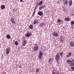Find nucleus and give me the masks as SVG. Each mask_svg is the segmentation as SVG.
I'll use <instances>...</instances> for the list:
<instances>
[{
	"instance_id": "5701e85b",
	"label": "nucleus",
	"mask_w": 74,
	"mask_h": 74,
	"mask_svg": "<svg viewBox=\"0 0 74 74\" xmlns=\"http://www.w3.org/2000/svg\"><path fill=\"white\" fill-rule=\"evenodd\" d=\"M69 5H70V6H71V5H72V1H69Z\"/></svg>"
},
{
	"instance_id": "c9c22d12",
	"label": "nucleus",
	"mask_w": 74,
	"mask_h": 74,
	"mask_svg": "<svg viewBox=\"0 0 74 74\" xmlns=\"http://www.w3.org/2000/svg\"><path fill=\"white\" fill-rule=\"evenodd\" d=\"M71 69H73V70H74V67H71Z\"/></svg>"
},
{
	"instance_id": "412c9836",
	"label": "nucleus",
	"mask_w": 74,
	"mask_h": 74,
	"mask_svg": "<svg viewBox=\"0 0 74 74\" xmlns=\"http://www.w3.org/2000/svg\"><path fill=\"white\" fill-rule=\"evenodd\" d=\"M53 60L52 59H49V63H51V62H52Z\"/></svg>"
},
{
	"instance_id": "20e7f679",
	"label": "nucleus",
	"mask_w": 74,
	"mask_h": 74,
	"mask_svg": "<svg viewBox=\"0 0 74 74\" xmlns=\"http://www.w3.org/2000/svg\"><path fill=\"white\" fill-rule=\"evenodd\" d=\"M32 34L31 33L28 32L27 33V34H25V36L27 37H30V36H32Z\"/></svg>"
},
{
	"instance_id": "ddd939ff",
	"label": "nucleus",
	"mask_w": 74,
	"mask_h": 74,
	"mask_svg": "<svg viewBox=\"0 0 74 74\" xmlns=\"http://www.w3.org/2000/svg\"><path fill=\"white\" fill-rule=\"evenodd\" d=\"M44 25H45V23H44V22L41 23L40 24V26L42 27L43 26H44Z\"/></svg>"
},
{
	"instance_id": "a211bd4d",
	"label": "nucleus",
	"mask_w": 74,
	"mask_h": 74,
	"mask_svg": "<svg viewBox=\"0 0 74 74\" xmlns=\"http://www.w3.org/2000/svg\"><path fill=\"white\" fill-rule=\"evenodd\" d=\"M70 18H65L64 19L65 21H70Z\"/></svg>"
},
{
	"instance_id": "c756f323",
	"label": "nucleus",
	"mask_w": 74,
	"mask_h": 74,
	"mask_svg": "<svg viewBox=\"0 0 74 74\" xmlns=\"http://www.w3.org/2000/svg\"><path fill=\"white\" fill-rule=\"evenodd\" d=\"M71 25H73V24H74V21H72L71 22Z\"/></svg>"
},
{
	"instance_id": "9b49d317",
	"label": "nucleus",
	"mask_w": 74,
	"mask_h": 74,
	"mask_svg": "<svg viewBox=\"0 0 74 74\" xmlns=\"http://www.w3.org/2000/svg\"><path fill=\"white\" fill-rule=\"evenodd\" d=\"M38 22V20L37 19H35L34 20V25H35L36 24V23H37Z\"/></svg>"
},
{
	"instance_id": "39448f33",
	"label": "nucleus",
	"mask_w": 74,
	"mask_h": 74,
	"mask_svg": "<svg viewBox=\"0 0 74 74\" xmlns=\"http://www.w3.org/2000/svg\"><path fill=\"white\" fill-rule=\"evenodd\" d=\"M46 6L45 5H42L39 7V9L40 10H42V9L44 8Z\"/></svg>"
},
{
	"instance_id": "cd10ccee",
	"label": "nucleus",
	"mask_w": 74,
	"mask_h": 74,
	"mask_svg": "<svg viewBox=\"0 0 74 74\" xmlns=\"http://www.w3.org/2000/svg\"><path fill=\"white\" fill-rule=\"evenodd\" d=\"M67 3V1H65L64 2V4L65 5H66Z\"/></svg>"
},
{
	"instance_id": "aec40b11",
	"label": "nucleus",
	"mask_w": 74,
	"mask_h": 74,
	"mask_svg": "<svg viewBox=\"0 0 74 74\" xmlns=\"http://www.w3.org/2000/svg\"><path fill=\"white\" fill-rule=\"evenodd\" d=\"M42 1H41L39 2L38 5H42Z\"/></svg>"
},
{
	"instance_id": "1a4fd4ad",
	"label": "nucleus",
	"mask_w": 74,
	"mask_h": 74,
	"mask_svg": "<svg viewBox=\"0 0 74 74\" xmlns=\"http://www.w3.org/2000/svg\"><path fill=\"white\" fill-rule=\"evenodd\" d=\"M10 21L12 23H14V24H15L16 23L15 21L14 20V19L12 18L11 19Z\"/></svg>"
},
{
	"instance_id": "0eeeda50",
	"label": "nucleus",
	"mask_w": 74,
	"mask_h": 74,
	"mask_svg": "<svg viewBox=\"0 0 74 74\" xmlns=\"http://www.w3.org/2000/svg\"><path fill=\"white\" fill-rule=\"evenodd\" d=\"M53 36L56 37H58V34L57 33H56L55 32H53L52 34Z\"/></svg>"
},
{
	"instance_id": "a19ab883",
	"label": "nucleus",
	"mask_w": 74,
	"mask_h": 74,
	"mask_svg": "<svg viewBox=\"0 0 74 74\" xmlns=\"http://www.w3.org/2000/svg\"><path fill=\"white\" fill-rule=\"evenodd\" d=\"M63 0V1H64L65 0Z\"/></svg>"
},
{
	"instance_id": "7ed1b4c3",
	"label": "nucleus",
	"mask_w": 74,
	"mask_h": 74,
	"mask_svg": "<svg viewBox=\"0 0 74 74\" xmlns=\"http://www.w3.org/2000/svg\"><path fill=\"white\" fill-rule=\"evenodd\" d=\"M42 52L41 51H39V59H41L42 58Z\"/></svg>"
},
{
	"instance_id": "4468645a",
	"label": "nucleus",
	"mask_w": 74,
	"mask_h": 74,
	"mask_svg": "<svg viewBox=\"0 0 74 74\" xmlns=\"http://www.w3.org/2000/svg\"><path fill=\"white\" fill-rule=\"evenodd\" d=\"M66 62L68 64H71V61L70 60H68L66 61Z\"/></svg>"
},
{
	"instance_id": "dca6fc26",
	"label": "nucleus",
	"mask_w": 74,
	"mask_h": 74,
	"mask_svg": "<svg viewBox=\"0 0 74 74\" xmlns=\"http://www.w3.org/2000/svg\"><path fill=\"white\" fill-rule=\"evenodd\" d=\"M6 38L8 39H10L11 38V36L10 35L8 34L6 36Z\"/></svg>"
},
{
	"instance_id": "a878e982",
	"label": "nucleus",
	"mask_w": 74,
	"mask_h": 74,
	"mask_svg": "<svg viewBox=\"0 0 74 74\" xmlns=\"http://www.w3.org/2000/svg\"><path fill=\"white\" fill-rule=\"evenodd\" d=\"M60 56H62L63 55V52H61L60 53Z\"/></svg>"
},
{
	"instance_id": "6e6552de",
	"label": "nucleus",
	"mask_w": 74,
	"mask_h": 74,
	"mask_svg": "<svg viewBox=\"0 0 74 74\" xmlns=\"http://www.w3.org/2000/svg\"><path fill=\"white\" fill-rule=\"evenodd\" d=\"M70 45L71 47H73L74 45V42L73 41H71L70 42Z\"/></svg>"
},
{
	"instance_id": "4c0bfd02",
	"label": "nucleus",
	"mask_w": 74,
	"mask_h": 74,
	"mask_svg": "<svg viewBox=\"0 0 74 74\" xmlns=\"http://www.w3.org/2000/svg\"><path fill=\"white\" fill-rule=\"evenodd\" d=\"M56 74H59V73L58 72H56Z\"/></svg>"
},
{
	"instance_id": "f3484780",
	"label": "nucleus",
	"mask_w": 74,
	"mask_h": 74,
	"mask_svg": "<svg viewBox=\"0 0 74 74\" xmlns=\"http://www.w3.org/2000/svg\"><path fill=\"white\" fill-rule=\"evenodd\" d=\"M71 56V53H69L67 55V58L68 57H69V56Z\"/></svg>"
},
{
	"instance_id": "2eb2a0df",
	"label": "nucleus",
	"mask_w": 74,
	"mask_h": 74,
	"mask_svg": "<svg viewBox=\"0 0 74 74\" xmlns=\"http://www.w3.org/2000/svg\"><path fill=\"white\" fill-rule=\"evenodd\" d=\"M29 29H33V26L32 25H31L29 26Z\"/></svg>"
},
{
	"instance_id": "9d476101",
	"label": "nucleus",
	"mask_w": 74,
	"mask_h": 74,
	"mask_svg": "<svg viewBox=\"0 0 74 74\" xmlns=\"http://www.w3.org/2000/svg\"><path fill=\"white\" fill-rule=\"evenodd\" d=\"M42 12H41L40 11H39L38 12V14L39 15H40V16H41L43 14Z\"/></svg>"
},
{
	"instance_id": "58836bf2",
	"label": "nucleus",
	"mask_w": 74,
	"mask_h": 74,
	"mask_svg": "<svg viewBox=\"0 0 74 74\" xmlns=\"http://www.w3.org/2000/svg\"><path fill=\"white\" fill-rule=\"evenodd\" d=\"M38 4H36V7H37V6H38Z\"/></svg>"
},
{
	"instance_id": "2f4dec72",
	"label": "nucleus",
	"mask_w": 74,
	"mask_h": 74,
	"mask_svg": "<svg viewBox=\"0 0 74 74\" xmlns=\"http://www.w3.org/2000/svg\"><path fill=\"white\" fill-rule=\"evenodd\" d=\"M57 3L58 4H60V1H57Z\"/></svg>"
},
{
	"instance_id": "f8f14e48",
	"label": "nucleus",
	"mask_w": 74,
	"mask_h": 74,
	"mask_svg": "<svg viewBox=\"0 0 74 74\" xmlns=\"http://www.w3.org/2000/svg\"><path fill=\"white\" fill-rule=\"evenodd\" d=\"M26 44H27V41L26 40H24L23 43V46H25Z\"/></svg>"
},
{
	"instance_id": "ea45409f",
	"label": "nucleus",
	"mask_w": 74,
	"mask_h": 74,
	"mask_svg": "<svg viewBox=\"0 0 74 74\" xmlns=\"http://www.w3.org/2000/svg\"><path fill=\"white\" fill-rule=\"evenodd\" d=\"M72 28H73V29H74V26L73 27H72Z\"/></svg>"
},
{
	"instance_id": "b1692460",
	"label": "nucleus",
	"mask_w": 74,
	"mask_h": 74,
	"mask_svg": "<svg viewBox=\"0 0 74 74\" xmlns=\"http://www.w3.org/2000/svg\"><path fill=\"white\" fill-rule=\"evenodd\" d=\"M14 44L16 45H18V42L17 41H16L15 42Z\"/></svg>"
},
{
	"instance_id": "4be33fe9",
	"label": "nucleus",
	"mask_w": 74,
	"mask_h": 74,
	"mask_svg": "<svg viewBox=\"0 0 74 74\" xmlns=\"http://www.w3.org/2000/svg\"><path fill=\"white\" fill-rule=\"evenodd\" d=\"M40 71V70L39 69H38V68H37L36 69V73H38V72H39V71Z\"/></svg>"
},
{
	"instance_id": "473e14b6",
	"label": "nucleus",
	"mask_w": 74,
	"mask_h": 74,
	"mask_svg": "<svg viewBox=\"0 0 74 74\" xmlns=\"http://www.w3.org/2000/svg\"><path fill=\"white\" fill-rule=\"evenodd\" d=\"M37 6H36L35 7V11H34L35 12V11H36V8H37Z\"/></svg>"
},
{
	"instance_id": "bb28decb",
	"label": "nucleus",
	"mask_w": 74,
	"mask_h": 74,
	"mask_svg": "<svg viewBox=\"0 0 74 74\" xmlns=\"http://www.w3.org/2000/svg\"><path fill=\"white\" fill-rule=\"evenodd\" d=\"M70 66L71 67L72 66H74V63H73L72 64H70Z\"/></svg>"
},
{
	"instance_id": "f257e3e1",
	"label": "nucleus",
	"mask_w": 74,
	"mask_h": 74,
	"mask_svg": "<svg viewBox=\"0 0 74 74\" xmlns=\"http://www.w3.org/2000/svg\"><path fill=\"white\" fill-rule=\"evenodd\" d=\"M60 55L57 54L55 56V59L56 61L59 60L60 59Z\"/></svg>"
},
{
	"instance_id": "7c9ffc66",
	"label": "nucleus",
	"mask_w": 74,
	"mask_h": 74,
	"mask_svg": "<svg viewBox=\"0 0 74 74\" xmlns=\"http://www.w3.org/2000/svg\"><path fill=\"white\" fill-rule=\"evenodd\" d=\"M73 63H74V60L71 61V64H73Z\"/></svg>"
},
{
	"instance_id": "f704fd0d",
	"label": "nucleus",
	"mask_w": 74,
	"mask_h": 74,
	"mask_svg": "<svg viewBox=\"0 0 74 74\" xmlns=\"http://www.w3.org/2000/svg\"><path fill=\"white\" fill-rule=\"evenodd\" d=\"M52 74H56V73H55L53 72L52 73Z\"/></svg>"
},
{
	"instance_id": "e433bc0d",
	"label": "nucleus",
	"mask_w": 74,
	"mask_h": 74,
	"mask_svg": "<svg viewBox=\"0 0 74 74\" xmlns=\"http://www.w3.org/2000/svg\"><path fill=\"white\" fill-rule=\"evenodd\" d=\"M21 2H23V0H20Z\"/></svg>"
},
{
	"instance_id": "423d86ee",
	"label": "nucleus",
	"mask_w": 74,
	"mask_h": 74,
	"mask_svg": "<svg viewBox=\"0 0 74 74\" xmlns=\"http://www.w3.org/2000/svg\"><path fill=\"white\" fill-rule=\"evenodd\" d=\"M6 53L7 54H9L10 53V48H7L6 49Z\"/></svg>"
},
{
	"instance_id": "72a5a7b5",
	"label": "nucleus",
	"mask_w": 74,
	"mask_h": 74,
	"mask_svg": "<svg viewBox=\"0 0 74 74\" xmlns=\"http://www.w3.org/2000/svg\"><path fill=\"white\" fill-rule=\"evenodd\" d=\"M74 14H71V16H74Z\"/></svg>"
},
{
	"instance_id": "393cba45",
	"label": "nucleus",
	"mask_w": 74,
	"mask_h": 74,
	"mask_svg": "<svg viewBox=\"0 0 74 74\" xmlns=\"http://www.w3.org/2000/svg\"><path fill=\"white\" fill-rule=\"evenodd\" d=\"M58 22H59V23L62 22V20H61L59 19H58Z\"/></svg>"
},
{
	"instance_id": "c85d7f7f",
	"label": "nucleus",
	"mask_w": 74,
	"mask_h": 74,
	"mask_svg": "<svg viewBox=\"0 0 74 74\" xmlns=\"http://www.w3.org/2000/svg\"><path fill=\"white\" fill-rule=\"evenodd\" d=\"M35 14V11H34V12L32 14V16H34V14Z\"/></svg>"
},
{
	"instance_id": "f03ea898",
	"label": "nucleus",
	"mask_w": 74,
	"mask_h": 74,
	"mask_svg": "<svg viewBox=\"0 0 74 74\" xmlns=\"http://www.w3.org/2000/svg\"><path fill=\"white\" fill-rule=\"evenodd\" d=\"M38 48H39V47H38V46H34L33 48L34 52L37 51L38 49Z\"/></svg>"
},
{
	"instance_id": "6ab92c4d",
	"label": "nucleus",
	"mask_w": 74,
	"mask_h": 74,
	"mask_svg": "<svg viewBox=\"0 0 74 74\" xmlns=\"http://www.w3.org/2000/svg\"><path fill=\"white\" fill-rule=\"evenodd\" d=\"M1 8L2 10H3V9L5 8V6L4 5H2L1 6Z\"/></svg>"
}]
</instances>
